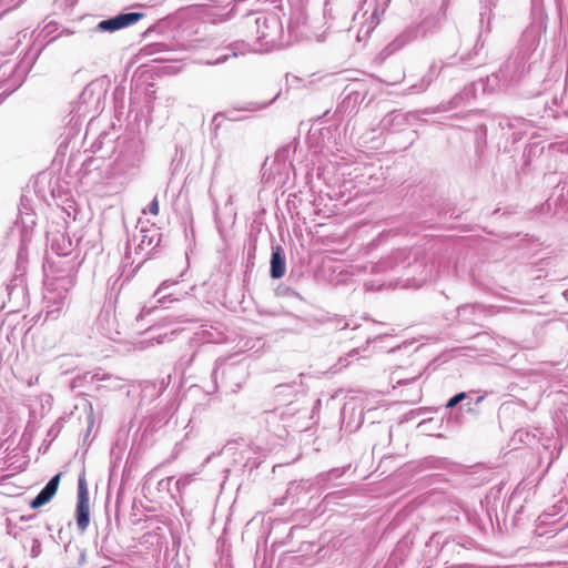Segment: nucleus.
I'll list each match as a JSON object with an SVG mask.
<instances>
[{"instance_id":"obj_1","label":"nucleus","mask_w":568,"mask_h":568,"mask_svg":"<svg viewBox=\"0 0 568 568\" xmlns=\"http://www.w3.org/2000/svg\"><path fill=\"white\" fill-rule=\"evenodd\" d=\"M538 44L539 36L537 31L532 28H527L523 32L516 48L495 73L496 79L505 87L521 81L531 67L530 60Z\"/></svg>"},{"instance_id":"obj_2","label":"nucleus","mask_w":568,"mask_h":568,"mask_svg":"<svg viewBox=\"0 0 568 568\" xmlns=\"http://www.w3.org/2000/svg\"><path fill=\"white\" fill-rule=\"evenodd\" d=\"M422 247L398 248L388 256L382 258L375 267L377 271H404L403 275L407 281H415L420 285L432 275V268H428L424 258Z\"/></svg>"},{"instance_id":"obj_3","label":"nucleus","mask_w":568,"mask_h":568,"mask_svg":"<svg viewBox=\"0 0 568 568\" xmlns=\"http://www.w3.org/2000/svg\"><path fill=\"white\" fill-rule=\"evenodd\" d=\"M445 20L446 12L443 6H440L435 12L427 14L418 24L407 28L393 41L392 45L400 48L415 39L432 36L440 29Z\"/></svg>"},{"instance_id":"obj_4","label":"nucleus","mask_w":568,"mask_h":568,"mask_svg":"<svg viewBox=\"0 0 568 568\" xmlns=\"http://www.w3.org/2000/svg\"><path fill=\"white\" fill-rule=\"evenodd\" d=\"M219 374H221L223 386L232 392H236L248 377V366L244 361L231 362L229 359H219L212 372L214 382L217 381Z\"/></svg>"},{"instance_id":"obj_5","label":"nucleus","mask_w":568,"mask_h":568,"mask_svg":"<svg viewBox=\"0 0 568 568\" xmlns=\"http://www.w3.org/2000/svg\"><path fill=\"white\" fill-rule=\"evenodd\" d=\"M75 519L78 529L80 530V532H84L90 524L89 490L84 470L80 474L78 479V500L75 508Z\"/></svg>"},{"instance_id":"obj_6","label":"nucleus","mask_w":568,"mask_h":568,"mask_svg":"<svg viewBox=\"0 0 568 568\" xmlns=\"http://www.w3.org/2000/svg\"><path fill=\"white\" fill-rule=\"evenodd\" d=\"M256 28V39L261 43H274L276 36L281 31V21L276 14L260 16L254 20Z\"/></svg>"},{"instance_id":"obj_7","label":"nucleus","mask_w":568,"mask_h":568,"mask_svg":"<svg viewBox=\"0 0 568 568\" xmlns=\"http://www.w3.org/2000/svg\"><path fill=\"white\" fill-rule=\"evenodd\" d=\"M7 293L9 303L13 307L20 310L29 304L28 284L23 273L12 276L7 284Z\"/></svg>"},{"instance_id":"obj_8","label":"nucleus","mask_w":568,"mask_h":568,"mask_svg":"<svg viewBox=\"0 0 568 568\" xmlns=\"http://www.w3.org/2000/svg\"><path fill=\"white\" fill-rule=\"evenodd\" d=\"M145 14L143 12H126L119 13L118 16L111 17L109 19L100 21L93 29L95 32H115L118 30L128 28L139 20H141Z\"/></svg>"},{"instance_id":"obj_9","label":"nucleus","mask_w":568,"mask_h":568,"mask_svg":"<svg viewBox=\"0 0 568 568\" xmlns=\"http://www.w3.org/2000/svg\"><path fill=\"white\" fill-rule=\"evenodd\" d=\"M70 283L69 278H60L55 283V287L48 290L44 294V301L47 303L48 315L59 313L68 298L69 292L65 284Z\"/></svg>"},{"instance_id":"obj_10","label":"nucleus","mask_w":568,"mask_h":568,"mask_svg":"<svg viewBox=\"0 0 568 568\" xmlns=\"http://www.w3.org/2000/svg\"><path fill=\"white\" fill-rule=\"evenodd\" d=\"M485 395H479L475 399L473 398V395H470V397L464 400L455 412H452L449 414L448 420L462 424L464 413L473 416H478L480 414L479 405L483 403Z\"/></svg>"},{"instance_id":"obj_11","label":"nucleus","mask_w":568,"mask_h":568,"mask_svg":"<svg viewBox=\"0 0 568 568\" xmlns=\"http://www.w3.org/2000/svg\"><path fill=\"white\" fill-rule=\"evenodd\" d=\"M61 476V473L54 475L40 490V493L30 501L29 505L32 509H38L47 505L55 496L60 485Z\"/></svg>"},{"instance_id":"obj_12","label":"nucleus","mask_w":568,"mask_h":568,"mask_svg":"<svg viewBox=\"0 0 568 568\" xmlns=\"http://www.w3.org/2000/svg\"><path fill=\"white\" fill-rule=\"evenodd\" d=\"M345 94L344 100L342 102L343 106L352 108V110L356 109L367 95V90L364 88L362 83L349 84L344 89Z\"/></svg>"},{"instance_id":"obj_13","label":"nucleus","mask_w":568,"mask_h":568,"mask_svg":"<svg viewBox=\"0 0 568 568\" xmlns=\"http://www.w3.org/2000/svg\"><path fill=\"white\" fill-rule=\"evenodd\" d=\"M270 275L272 278L277 280L284 276L286 271V261L284 251L281 245L272 246V254L270 261Z\"/></svg>"},{"instance_id":"obj_14","label":"nucleus","mask_w":568,"mask_h":568,"mask_svg":"<svg viewBox=\"0 0 568 568\" xmlns=\"http://www.w3.org/2000/svg\"><path fill=\"white\" fill-rule=\"evenodd\" d=\"M281 417L282 413L277 408L273 410H265L263 413V420L266 429L277 438H283L287 433L285 426L281 423Z\"/></svg>"},{"instance_id":"obj_15","label":"nucleus","mask_w":568,"mask_h":568,"mask_svg":"<svg viewBox=\"0 0 568 568\" xmlns=\"http://www.w3.org/2000/svg\"><path fill=\"white\" fill-rule=\"evenodd\" d=\"M161 237L162 234L158 229H141L136 248L143 250L145 247H152V250H154L160 245Z\"/></svg>"},{"instance_id":"obj_16","label":"nucleus","mask_w":568,"mask_h":568,"mask_svg":"<svg viewBox=\"0 0 568 568\" xmlns=\"http://www.w3.org/2000/svg\"><path fill=\"white\" fill-rule=\"evenodd\" d=\"M407 123V116L400 112H389L381 121L383 130L396 132L402 130Z\"/></svg>"},{"instance_id":"obj_17","label":"nucleus","mask_w":568,"mask_h":568,"mask_svg":"<svg viewBox=\"0 0 568 568\" xmlns=\"http://www.w3.org/2000/svg\"><path fill=\"white\" fill-rule=\"evenodd\" d=\"M141 159L142 154L139 145L136 143H131L126 146V150L120 154L119 162L126 166L134 168L141 162Z\"/></svg>"},{"instance_id":"obj_18","label":"nucleus","mask_w":568,"mask_h":568,"mask_svg":"<svg viewBox=\"0 0 568 568\" xmlns=\"http://www.w3.org/2000/svg\"><path fill=\"white\" fill-rule=\"evenodd\" d=\"M433 263H437L438 266L446 265L448 263L447 255L452 247L444 242H436L430 246Z\"/></svg>"},{"instance_id":"obj_19","label":"nucleus","mask_w":568,"mask_h":568,"mask_svg":"<svg viewBox=\"0 0 568 568\" xmlns=\"http://www.w3.org/2000/svg\"><path fill=\"white\" fill-rule=\"evenodd\" d=\"M176 284V281H163L153 294V298L156 300V303L163 304L165 301L176 300V297H174L175 293L169 291L172 286H175Z\"/></svg>"},{"instance_id":"obj_20","label":"nucleus","mask_w":568,"mask_h":568,"mask_svg":"<svg viewBox=\"0 0 568 568\" xmlns=\"http://www.w3.org/2000/svg\"><path fill=\"white\" fill-rule=\"evenodd\" d=\"M111 375L102 373L101 369H99L95 373L87 372L82 376H78L73 379V387L81 385L82 382H87L91 385H93L97 382L109 379Z\"/></svg>"},{"instance_id":"obj_21","label":"nucleus","mask_w":568,"mask_h":568,"mask_svg":"<svg viewBox=\"0 0 568 568\" xmlns=\"http://www.w3.org/2000/svg\"><path fill=\"white\" fill-rule=\"evenodd\" d=\"M475 394H477V392H476V390H469V392H460V393H457V394H455L454 396H452V397L447 400V403H446V405H445V408H446V409H448V410H450V413H452V412H455V410L458 408V406H460V405H462V403H463L464 400H466L467 398H469V397H470V395H475Z\"/></svg>"},{"instance_id":"obj_22","label":"nucleus","mask_w":568,"mask_h":568,"mask_svg":"<svg viewBox=\"0 0 568 568\" xmlns=\"http://www.w3.org/2000/svg\"><path fill=\"white\" fill-rule=\"evenodd\" d=\"M102 92V84L100 81L95 80L90 82L82 91L81 98L84 102H89L93 99L94 94L98 93L97 101L100 99V93Z\"/></svg>"},{"instance_id":"obj_23","label":"nucleus","mask_w":568,"mask_h":568,"mask_svg":"<svg viewBox=\"0 0 568 568\" xmlns=\"http://www.w3.org/2000/svg\"><path fill=\"white\" fill-rule=\"evenodd\" d=\"M280 94H281V92H278L273 99H271L270 101H266V102L251 101V102L245 103L244 105L234 106V110L254 112V111H260V110L266 109L280 97Z\"/></svg>"},{"instance_id":"obj_24","label":"nucleus","mask_w":568,"mask_h":568,"mask_svg":"<svg viewBox=\"0 0 568 568\" xmlns=\"http://www.w3.org/2000/svg\"><path fill=\"white\" fill-rule=\"evenodd\" d=\"M475 310H476L475 305H469V304L462 305L457 308L458 317L460 318V321L468 322V321H470L469 315L474 314Z\"/></svg>"},{"instance_id":"obj_25","label":"nucleus","mask_w":568,"mask_h":568,"mask_svg":"<svg viewBox=\"0 0 568 568\" xmlns=\"http://www.w3.org/2000/svg\"><path fill=\"white\" fill-rule=\"evenodd\" d=\"M275 294L277 296H283V297H298L301 298L300 294L294 291L292 287L287 286V285H284V284H281L276 287L275 290Z\"/></svg>"},{"instance_id":"obj_26","label":"nucleus","mask_w":568,"mask_h":568,"mask_svg":"<svg viewBox=\"0 0 568 568\" xmlns=\"http://www.w3.org/2000/svg\"><path fill=\"white\" fill-rule=\"evenodd\" d=\"M480 2L485 7V10L480 12V22L483 23L485 18H487L488 21L490 20L491 7L496 6L497 0H480Z\"/></svg>"},{"instance_id":"obj_27","label":"nucleus","mask_w":568,"mask_h":568,"mask_svg":"<svg viewBox=\"0 0 568 568\" xmlns=\"http://www.w3.org/2000/svg\"><path fill=\"white\" fill-rule=\"evenodd\" d=\"M344 473L345 468H333L328 473L322 474L320 477L322 481H328L342 477Z\"/></svg>"},{"instance_id":"obj_28","label":"nucleus","mask_w":568,"mask_h":568,"mask_svg":"<svg viewBox=\"0 0 568 568\" xmlns=\"http://www.w3.org/2000/svg\"><path fill=\"white\" fill-rule=\"evenodd\" d=\"M220 119H229V120H232V118H231V116H229L227 111H225V112H217V113L213 116V119H212V124H213V126H214V135H215V136H216V134H217V132H216V131H217V129L221 126V121H220Z\"/></svg>"},{"instance_id":"obj_29","label":"nucleus","mask_w":568,"mask_h":568,"mask_svg":"<svg viewBox=\"0 0 568 568\" xmlns=\"http://www.w3.org/2000/svg\"><path fill=\"white\" fill-rule=\"evenodd\" d=\"M463 103H465V100L463 99V94H459V92L450 100L448 101V105L444 106V110H452L460 106Z\"/></svg>"},{"instance_id":"obj_30","label":"nucleus","mask_w":568,"mask_h":568,"mask_svg":"<svg viewBox=\"0 0 568 568\" xmlns=\"http://www.w3.org/2000/svg\"><path fill=\"white\" fill-rule=\"evenodd\" d=\"M233 154H234V151H232V150L226 152L227 158H232ZM224 156H225V151L219 150L216 160H215V164H214V170H216L219 166L224 164Z\"/></svg>"},{"instance_id":"obj_31","label":"nucleus","mask_w":568,"mask_h":568,"mask_svg":"<svg viewBox=\"0 0 568 568\" xmlns=\"http://www.w3.org/2000/svg\"><path fill=\"white\" fill-rule=\"evenodd\" d=\"M459 94H463V99L466 101H469L470 99L475 98V87L474 84L466 85Z\"/></svg>"},{"instance_id":"obj_32","label":"nucleus","mask_w":568,"mask_h":568,"mask_svg":"<svg viewBox=\"0 0 568 568\" xmlns=\"http://www.w3.org/2000/svg\"><path fill=\"white\" fill-rule=\"evenodd\" d=\"M191 481H192V476L191 475H186V476H183V477L179 478L175 481L178 490L181 491V489L184 488L185 486H187Z\"/></svg>"},{"instance_id":"obj_33","label":"nucleus","mask_w":568,"mask_h":568,"mask_svg":"<svg viewBox=\"0 0 568 568\" xmlns=\"http://www.w3.org/2000/svg\"><path fill=\"white\" fill-rule=\"evenodd\" d=\"M31 557L37 558L41 554V542L39 539L34 538L32 540V547H31Z\"/></svg>"},{"instance_id":"obj_34","label":"nucleus","mask_w":568,"mask_h":568,"mask_svg":"<svg viewBox=\"0 0 568 568\" xmlns=\"http://www.w3.org/2000/svg\"><path fill=\"white\" fill-rule=\"evenodd\" d=\"M148 209H149V212H150L151 214H153V215H158V214H159V201H158V197H154V199L150 202V204H149Z\"/></svg>"},{"instance_id":"obj_35","label":"nucleus","mask_w":568,"mask_h":568,"mask_svg":"<svg viewBox=\"0 0 568 568\" xmlns=\"http://www.w3.org/2000/svg\"><path fill=\"white\" fill-rule=\"evenodd\" d=\"M430 81H432V78H429L428 80L423 79L418 85V91L419 92L425 91L428 88V85L430 84ZM414 88H417V85L412 87V89H414Z\"/></svg>"},{"instance_id":"obj_36","label":"nucleus","mask_w":568,"mask_h":568,"mask_svg":"<svg viewBox=\"0 0 568 568\" xmlns=\"http://www.w3.org/2000/svg\"><path fill=\"white\" fill-rule=\"evenodd\" d=\"M55 30H57V23H54V22H50V23H48V24L44 27V29H43V31H45L48 34L52 33V32H53V31H55Z\"/></svg>"},{"instance_id":"obj_37","label":"nucleus","mask_w":568,"mask_h":568,"mask_svg":"<svg viewBox=\"0 0 568 568\" xmlns=\"http://www.w3.org/2000/svg\"><path fill=\"white\" fill-rule=\"evenodd\" d=\"M59 432H60L59 426H58L57 424H54V425L50 428V430H49L48 435H49V436L57 437V435H58V433H59Z\"/></svg>"},{"instance_id":"obj_38","label":"nucleus","mask_w":568,"mask_h":568,"mask_svg":"<svg viewBox=\"0 0 568 568\" xmlns=\"http://www.w3.org/2000/svg\"><path fill=\"white\" fill-rule=\"evenodd\" d=\"M484 47V41L481 40V37L477 40L475 47H474V53L477 54V51Z\"/></svg>"},{"instance_id":"obj_39","label":"nucleus","mask_w":568,"mask_h":568,"mask_svg":"<svg viewBox=\"0 0 568 568\" xmlns=\"http://www.w3.org/2000/svg\"><path fill=\"white\" fill-rule=\"evenodd\" d=\"M292 387H293V384H280V385L275 386V390L277 394H280L283 388H292Z\"/></svg>"},{"instance_id":"obj_40","label":"nucleus","mask_w":568,"mask_h":568,"mask_svg":"<svg viewBox=\"0 0 568 568\" xmlns=\"http://www.w3.org/2000/svg\"><path fill=\"white\" fill-rule=\"evenodd\" d=\"M229 54H223V55H220L217 57L215 60H214V64H220V63H223L224 61H226Z\"/></svg>"},{"instance_id":"obj_41","label":"nucleus","mask_w":568,"mask_h":568,"mask_svg":"<svg viewBox=\"0 0 568 568\" xmlns=\"http://www.w3.org/2000/svg\"><path fill=\"white\" fill-rule=\"evenodd\" d=\"M52 248L57 251L59 255H68L69 251L67 248H55L54 244H52Z\"/></svg>"},{"instance_id":"obj_42","label":"nucleus","mask_w":568,"mask_h":568,"mask_svg":"<svg viewBox=\"0 0 568 568\" xmlns=\"http://www.w3.org/2000/svg\"><path fill=\"white\" fill-rule=\"evenodd\" d=\"M88 424L89 425H88V434H87V436L90 434L91 427L93 425V417H92V415L88 416Z\"/></svg>"},{"instance_id":"obj_43","label":"nucleus","mask_w":568,"mask_h":568,"mask_svg":"<svg viewBox=\"0 0 568 568\" xmlns=\"http://www.w3.org/2000/svg\"><path fill=\"white\" fill-rule=\"evenodd\" d=\"M418 378V376H415L410 379H400L398 381V385H404V384H407L408 382H413V381H416Z\"/></svg>"},{"instance_id":"obj_44","label":"nucleus","mask_w":568,"mask_h":568,"mask_svg":"<svg viewBox=\"0 0 568 568\" xmlns=\"http://www.w3.org/2000/svg\"><path fill=\"white\" fill-rule=\"evenodd\" d=\"M174 479V477H168L165 479H162L159 485L162 486L165 481L166 484L169 485L172 480Z\"/></svg>"},{"instance_id":"obj_45","label":"nucleus","mask_w":568,"mask_h":568,"mask_svg":"<svg viewBox=\"0 0 568 568\" xmlns=\"http://www.w3.org/2000/svg\"><path fill=\"white\" fill-rule=\"evenodd\" d=\"M227 50L232 51V57H236L237 53L234 51V44L230 45Z\"/></svg>"},{"instance_id":"obj_46","label":"nucleus","mask_w":568,"mask_h":568,"mask_svg":"<svg viewBox=\"0 0 568 568\" xmlns=\"http://www.w3.org/2000/svg\"><path fill=\"white\" fill-rule=\"evenodd\" d=\"M357 354H358V351H357V349H353V351H351V352L347 354V356H348V357H353L354 355H357Z\"/></svg>"},{"instance_id":"obj_47","label":"nucleus","mask_w":568,"mask_h":568,"mask_svg":"<svg viewBox=\"0 0 568 568\" xmlns=\"http://www.w3.org/2000/svg\"><path fill=\"white\" fill-rule=\"evenodd\" d=\"M429 73H430L432 75H437V73L435 72V65H432V67H430Z\"/></svg>"},{"instance_id":"obj_48","label":"nucleus","mask_w":568,"mask_h":568,"mask_svg":"<svg viewBox=\"0 0 568 568\" xmlns=\"http://www.w3.org/2000/svg\"><path fill=\"white\" fill-rule=\"evenodd\" d=\"M72 32L70 30H63L61 31V33L59 36H62V34H71Z\"/></svg>"},{"instance_id":"obj_49","label":"nucleus","mask_w":568,"mask_h":568,"mask_svg":"<svg viewBox=\"0 0 568 568\" xmlns=\"http://www.w3.org/2000/svg\"><path fill=\"white\" fill-rule=\"evenodd\" d=\"M129 244L126 245V251H125V258H129Z\"/></svg>"},{"instance_id":"obj_50","label":"nucleus","mask_w":568,"mask_h":568,"mask_svg":"<svg viewBox=\"0 0 568 568\" xmlns=\"http://www.w3.org/2000/svg\"><path fill=\"white\" fill-rule=\"evenodd\" d=\"M565 97L568 98V87L565 89Z\"/></svg>"},{"instance_id":"obj_51","label":"nucleus","mask_w":568,"mask_h":568,"mask_svg":"<svg viewBox=\"0 0 568 568\" xmlns=\"http://www.w3.org/2000/svg\"><path fill=\"white\" fill-rule=\"evenodd\" d=\"M173 568H181V566L180 565H175Z\"/></svg>"}]
</instances>
